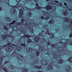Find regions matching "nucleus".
<instances>
[{"label":"nucleus","instance_id":"obj_25","mask_svg":"<svg viewBox=\"0 0 72 72\" xmlns=\"http://www.w3.org/2000/svg\"><path fill=\"white\" fill-rule=\"evenodd\" d=\"M2 36L4 37V38L5 39H6L7 38V35H3Z\"/></svg>","mask_w":72,"mask_h":72},{"label":"nucleus","instance_id":"obj_22","mask_svg":"<svg viewBox=\"0 0 72 72\" xmlns=\"http://www.w3.org/2000/svg\"><path fill=\"white\" fill-rule=\"evenodd\" d=\"M28 50L29 51H30V50H33V49H32V48H31L28 47Z\"/></svg>","mask_w":72,"mask_h":72},{"label":"nucleus","instance_id":"obj_13","mask_svg":"<svg viewBox=\"0 0 72 72\" xmlns=\"http://www.w3.org/2000/svg\"><path fill=\"white\" fill-rule=\"evenodd\" d=\"M35 9H41V7L40 6H36L35 8Z\"/></svg>","mask_w":72,"mask_h":72},{"label":"nucleus","instance_id":"obj_41","mask_svg":"<svg viewBox=\"0 0 72 72\" xmlns=\"http://www.w3.org/2000/svg\"><path fill=\"white\" fill-rule=\"evenodd\" d=\"M11 67H12V68H13L14 67V66L12 65H11Z\"/></svg>","mask_w":72,"mask_h":72},{"label":"nucleus","instance_id":"obj_60","mask_svg":"<svg viewBox=\"0 0 72 72\" xmlns=\"http://www.w3.org/2000/svg\"><path fill=\"white\" fill-rule=\"evenodd\" d=\"M26 51H27V52H28L29 51H28L27 50H26Z\"/></svg>","mask_w":72,"mask_h":72},{"label":"nucleus","instance_id":"obj_16","mask_svg":"<svg viewBox=\"0 0 72 72\" xmlns=\"http://www.w3.org/2000/svg\"><path fill=\"white\" fill-rule=\"evenodd\" d=\"M48 67H50L51 68V69H50V68H48V69L49 71H51V70L53 69V67H52V66H51V65H49L48 66Z\"/></svg>","mask_w":72,"mask_h":72},{"label":"nucleus","instance_id":"obj_64","mask_svg":"<svg viewBox=\"0 0 72 72\" xmlns=\"http://www.w3.org/2000/svg\"><path fill=\"white\" fill-rule=\"evenodd\" d=\"M71 23H72V21H71Z\"/></svg>","mask_w":72,"mask_h":72},{"label":"nucleus","instance_id":"obj_35","mask_svg":"<svg viewBox=\"0 0 72 72\" xmlns=\"http://www.w3.org/2000/svg\"><path fill=\"white\" fill-rule=\"evenodd\" d=\"M64 5H65V6H67V4L66 3H64Z\"/></svg>","mask_w":72,"mask_h":72},{"label":"nucleus","instance_id":"obj_33","mask_svg":"<svg viewBox=\"0 0 72 72\" xmlns=\"http://www.w3.org/2000/svg\"><path fill=\"white\" fill-rule=\"evenodd\" d=\"M55 2L57 3H59V1L57 0H55Z\"/></svg>","mask_w":72,"mask_h":72},{"label":"nucleus","instance_id":"obj_55","mask_svg":"<svg viewBox=\"0 0 72 72\" xmlns=\"http://www.w3.org/2000/svg\"><path fill=\"white\" fill-rule=\"evenodd\" d=\"M25 24H26V25H28V23H25Z\"/></svg>","mask_w":72,"mask_h":72},{"label":"nucleus","instance_id":"obj_18","mask_svg":"<svg viewBox=\"0 0 72 72\" xmlns=\"http://www.w3.org/2000/svg\"><path fill=\"white\" fill-rule=\"evenodd\" d=\"M4 28L5 30H6V31L9 30V28H7V26H4Z\"/></svg>","mask_w":72,"mask_h":72},{"label":"nucleus","instance_id":"obj_17","mask_svg":"<svg viewBox=\"0 0 72 72\" xmlns=\"http://www.w3.org/2000/svg\"><path fill=\"white\" fill-rule=\"evenodd\" d=\"M49 18H50V17H49V16H48L47 17L45 18V19L46 20H48L49 19Z\"/></svg>","mask_w":72,"mask_h":72},{"label":"nucleus","instance_id":"obj_7","mask_svg":"<svg viewBox=\"0 0 72 72\" xmlns=\"http://www.w3.org/2000/svg\"><path fill=\"white\" fill-rule=\"evenodd\" d=\"M24 19H21V22H18L17 23L18 25H21V24H22L24 23V22H25V21L24 20Z\"/></svg>","mask_w":72,"mask_h":72},{"label":"nucleus","instance_id":"obj_38","mask_svg":"<svg viewBox=\"0 0 72 72\" xmlns=\"http://www.w3.org/2000/svg\"><path fill=\"white\" fill-rule=\"evenodd\" d=\"M6 46H7V45H4L3 46V48H4V47H6Z\"/></svg>","mask_w":72,"mask_h":72},{"label":"nucleus","instance_id":"obj_6","mask_svg":"<svg viewBox=\"0 0 72 72\" xmlns=\"http://www.w3.org/2000/svg\"><path fill=\"white\" fill-rule=\"evenodd\" d=\"M58 62L59 64H62V63H63L64 61L63 59H60L58 60Z\"/></svg>","mask_w":72,"mask_h":72},{"label":"nucleus","instance_id":"obj_46","mask_svg":"<svg viewBox=\"0 0 72 72\" xmlns=\"http://www.w3.org/2000/svg\"><path fill=\"white\" fill-rule=\"evenodd\" d=\"M16 1H17V4H18V3H19V1H17L16 0Z\"/></svg>","mask_w":72,"mask_h":72},{"label":"nucleus","instance_id":"obj_26","mask_svg":"<svg viewBox=\"0 0 72 72\" xmlns=\"http://www.w3.org/2000/svg\"><path fill=\"white\" fill-rule=\"evenodd\" d=\"M17 53H16V52L15 51H14L12 53V54H13V55H15V54H16Z\"/></svg>","mask_w":72,"mask_h":72},{"label":"nucleus","instance_id":"obj_1","mask_svg":"<svg viewBox=\"0 0 72 72\" xmlns=\"http://www.w3.org/2000/svg\"><path fill=\"white\" fill-rule=\"evenodd\" d=\"M8 47H7L6 48V50L7 51H13V47L11 46H8Z\"/></svg>","mask_w":72,"mask_h":72},{"label":"nucleus","instance_id":"obj_20","mask_svg":"<svg viewBox=\"0 0 72 72\" xmlns=\"http://www.w3.org/2000/svg\"><path fill=\"white\" fill-rule=\"evenodd\" d=\"M32 36L28 35H25V37H27V38H28L29 37H31Z\"/></svg>","mask_w":72,"mask_h":72},{"label":"nucleus","instance_id":"obj_8","mask_svg":"<svg viewBox=\"0 0 72 72\" xmlns=\"http://www.w3.org/2000/svg\"><path fill=\"white\" fill-rule=\"evenodd\" d=\"M35 67L36 68H37V69H40L42 68V66H35Z\"/></svg>","mask_w":72,"mask_h":72},{"label":"nucleus","instance_id":"obj_23","mask_svg":"<svg viewBox=\"0 0 72 72\" xmlns=\"http://www.w3.org/2000/svg\"><path fill=\"white\" fill-rule=\"evenodd\" d=\"M29 14L30 17H31L32 15V14L31 13V12H29Z\"/></svg>","mask_w":72,"mask_h":72},{"label":"nucleus","instance_id":"obj_30","mask_svg":"<svg viewBox=\"0 0 72 72\" xmlns=\"http://www.w3.org/2000/svg\"><path fill=\"white\" fill-rule=\"evenodd\" d=\"M31 28V32H33V28Z\"/></svg>","mask_w":72,"mask_h":72},{"label":"nucleus","instance_id":"obj_15","mask_svg":"<svg viewBox=\"0 0 72 72\" xmlns=\"http://www.w3.org/2000/svg\"><path fill=\"white\" fill-rule=\"evenodd\" d=\"M36 54L37 57H38V56H39L40 54V52L38 51H37L36 52Z\"/></svg>","mask_w":72,"mask_h":72},{"label":"nucleus","instance_id":"obj_50","mask_svg":"<svg viewBox=\"0 0 72 72\" xmlns=\"http://www.w3.org/2000/svg\"><path fill=\"white\" fill-rule=\"evenodd\" d=\"M8 36L9 37H10V35L8 34Z\"/></svg>","mask_w":72,"mask_h":72},{"label":"nucleus","instance_id":"obj_21","mask_svg":"<svg viewBox=\"0 0 72 72\" xmlns=\"http://www.w3.org/2000/svg\"><path fill=\"white\" fill-rule=\"evenodd\" d=\"M65 21H66V22H68L69 21V19L67 17H66L65 18Z\"/></svg>","mask_w":72,"mask_h":72},{"label":"nucleus","instance_id":"obj_31","mask_svg":"<svg viewBox=\"0 0 72 72\" xmlns=\"http://www.w3.org/2000/svg\"><path fill=\"white\" fill-rule=\"evenodd\" d=\"M9 61H6L4 62V64H7L8 63Z\"/></svg>","mask_w":72,"mask_h":72},{"label":"nucleus","instance_id":"obj_5","mask_svg":"<svg viewBox=\"0 0 72 72\" xmlns=\"http://www.w3.org/2000/svg\"><path fill=\"white\" fill-rule=\"evenodd\" d=\"M46 8L47 10H51V9H52V6H51L48 5L46 7Z\"/></svg>","mask_w":72,"mask_h":72},{"label":"nucleus","instance_id":"obj_62","mask_svg":"<svg viewBox=\"0 0 72 72\" xmlns=\"http://www.w3.org/2000/svg\"><path fill=\"white\" fill-rule=\"evenodd\" d=\"M23 72H27V71H25L24 70V71H23Z\"/></svg>","mask_w":72,"mask_h":72},{"label":"nucleus","instance_id":"obj_10","mask_svg":"<svg viewBox=\"0 0 72 72\" xmlns=\"http://www.w3.org/2000/svg\"><path fill=\"white\" fill-rule=\"evenodd\" d=\"M15 22H16V21L15 20L14 21H12V22L10 23L7 24H9V25H10V26H11V25H10V24H15Z\"/></svg>","mask_w":72,"mask_h":72},{"label":"nucleus","instance_id":"obj_54","mask_svg":"<svg viewBox=\"0 0 72 72\" xmlns=\"http://www.w3.org/2000/svg\"><path fill=\"white\" fill-rule=\"evenodd\" d=\"M2 39H3V40H5V39H3V37H2Z\"/></svg>","mask_w":72,"mask_h":72},{"label":"nucleus","instance_id":"obj_48","mask_svg":"<svg viewBox=\"0 0 72 72\" xmlns=\"http://www.w3.org/2000/svg\"><path fill=\"white\" fill-rule=\"evenodd\" d=\"M60 44H63L62 43V42H61V41H60Z\"/></svg>","mask_w":72,"mask_h":72},{"label":"nucleus","instance_id":"obj_12","mask_svg":"<svg viewBox=\"0 0 72 72\" xmlns=\"http://www.w3.org/2000/svg\"><path fill=\"white\" fill-rule=\"evenodd\" d=\"M68 61L70 62V63H72V57H69L68 60Z\"/></svg>","mask_w":72,"mask_h":72},{"label":"nucleus","instance_id":"obj_47","mask_svg":"<svg viewBox=\"0 0 72 72\" xmlns=\"http://www.w3.org/2000/svg\"><path fill=\"white\" fill-rule=\"evenodd\" d=\"M69 10H70V11H71V10H72V9H71L70 8H69Z\"/></svg>","mask_w":72,"mask_h":72},{"label":"nucleus","instance_id":"obj_57","mask_svg":"<svg viewBox=\"0 0 72 72\" xmlns=\"http://www.w3.org/2000/svg\"><path fill=\"white\" fill-rule=\"evenodd\" d=\"M72 22H70V25H72Z\"/></svg>","mask_w":72,"mask_h":72},{"label":"nucleus","instance_id":"obj_3","mask_svg":"<svg viewBox=\"0 0 72 72\" xmlns=\"http://www.w3.org/2000/svg\"><path fill=\"white\" fill-rule=\"evenodd\" d=\"M19 12H20L19 14V17L21 18L22 17L23 13V10L22 9H20L19 10Z\"/></svg>","mask_w":72,"mask_h":72},{"label":"nucleus","instance_id":"obj_44","mask_svg":"<svg viewBox=\"0 0 72 72\" xmlns=\"http://www.w3.org/2000/svg\"><path fill=\"white\" fill-rule=\"evenodd\" d=\"M59 4H60V5H62V3H59Z\"/></svg>","mask_w":72,"mask_h":72},{"label":"nucleus","instance_id":"obj_29","mask_svg":"<svg viewBox=\"0 0 72 72\" xmlns=\"http://www.w3.org/2000/svg\"><path fill=\"white\" fill-rule=\"evenodd\" d=\"M21 46H26V44H22L21 43Z\"/></svg>","mask_w":72,"mask_h":72},{"label":"nucleus","instance_id":"obj_45","mask_svg":"<svg viewBox=\"0 0 72 72\" xmlns=\"http://www.w3.org/2000/svg\"><path fill=\"white\" fill-rule=\"evenodd\" d=\"M38 72H42V71L39 70L38 71Z\"/></svg>","mask_w":72,"mask_h":72},{"label":"nucleus","instance_id":"obj_24","mask_svg":"<svg viewBox=\"0 0 72 72\" xmlns=\"http://www.w3.org/2000/svg\"><path fill=\"white\" fill-rule=\"evenodd\" d=\"M51 46L53 48H55V44H51Z\"/></svg>","mask_w":72,"mask_h":72},{"label":"nucleus","instance_id":"obj_37","mask_svg":"<svg viewBox=\"0 0 72 72\" xmlns=\"http://www.w3.org/2000/svg\"><path fill=\"white\" fill-rule=\"evenodd\" d=\"M45 62L46 63V64H45V65H47V64L48 63V62H47V61L45 60Z\"/></svg>","mask_w":72,"mask_h":72},{"label":"nucleus","instance_id":"obj_49","mask_svg":"<svg viewBox=\"0 0 72 72\" xmlns=\"http://www.w3.org/2000/svg\"><path fill=\"white\" fill-rule=\"evenodd\" d=\"M3 57H2L1 59V61H3Z\"/></svg>","mask_w":72,"mask_h":72},{"label":"nucleus","instance_id":"obj_19","mask_svg":"<svg viewBox=\"0 0 72 72\" xmlns=\"http://www.w3.org/2000/svg\"><path fill=\"white\" fill-rule=\"evenodd\" d=\"M12 45V46H15V45L12 44H10L9 43H8L7 45H6L7 46V45Z\"/></svg>","mask_w":72,"mask_h":72},{"label":"nucleus","instance_id":"obj_63","mask_svg":"<svg viewBox=\"0 0 72 72\" xmlns=\"http://www.w3.org/2000/svg\"><path fill=\"white\" fill-rule=\"evenodd\" d=\"M66 71H68V69H66Z\"/></svg>","mask_w":72,"mask_h":72},{"label":"nucleus","instance_id":"obj_61","mask_svg":"<svg viewBox=\"0 0 72 72\" xmlns=\"http://www.w3.org/2000/svg\"><path fill=\"white\" fill-rule=\"evenodd\" d=\"M70 45H72V44H71V43H70Z\"/></svg>","mask_w":72,"mask_h":72},{"label":"nucleus","instance_id":"obj_53","mask_svg":"<svg viewBox=\"0 0 72 72\" xmlns=\"http://www.w3.org/2000/svg\"><path fill=\"white\" fill-rule=\"evenodd\" d=\"M1 62H0V65H1Z\"/></svg>","mask_w":72,"mask_h":72},{"label":"nucleus","instance_id":"obj_58","mask_svg":"<svg viewBox=\"0 0 72 72\" xmlns=\"http://www.w3.org/2000/svg\"><path fill=\"white\" fill-rule=\"evenodd\" d=\"M21 55V57H23V56L22 55Z\"/></svg>","mask_w":72,"mask_h":72},{"label":"nucleus","instance_id":"obj_42","mask_svg":"<svg viewBox=\"0 0 72 72\" xmlns=\"http://www.w3.org/2000/svg\"><path fill=\"white\" fill-rule=\"evenodd\" d=\"M35 5L36 6H39V4H38L37 3H36L35 4Z\"/></svg>","mask_w":72,"mask_h":72},{"label":"nucleus","instance_id":"obj_52","mask_svg":"<svg viewBox=\"0 0 72 72\" xmlns=\"http://www.w3.org/2000/svg\"><path fill=\"white\" fill-rule=\"evenodd\" d=\"M10 33H11V34H10V35H12V32H10Z\"/></svg>","mask_w":72,"mask_h":72},{"label":"nucleus","instance_id":"obj_2","mask_svg":"<svg viewBox=\"0 0 72 72\" xmlns=\"http://www.w3.org/2000/svg\"><path fill=\"white\" fill-rule=\"evenodd\" d=\"M46 33H47V34H48V35L50 34L51 35V36H52L50 37V38H51V39H52V38H53L55 37L53 33H52V34H50V33H49V31L48 30H47V31L46 32Z\"/></svg>","mask_w":72,"mask_h":72},{"label":"nucleus","instance_id":"obj_56","mask_svg":"<svg viewBox=\"0 0 72 72\" xmlns=\"http://www.w3.org/2000/svg\"><path fill=\"white\" fill-rule=\"evenodd\" d=\"M10 17H8L7 19H10Z\"/></svg>","mask_w":72,"mask_h":72},{"label":"nucleus","instance_id":"obj_51","mask_svg":"<svg viewBox=\"0 0 72 72\" xmlns=\"http://www.w3.org/2000/svg\"><path fill=\"white\" fill-rule=\"evenodd\" d=\"M17 49L18 50H19V51H20V50H21V49H18V48H17Z\"/></svg>","mask_w":72,"mask_h":72},{"label":"nucleus","instance_id":"obj_28","mask_svg":"<svg viewBox=\"0 0 72 72\" xmlns=\"http://www.w3.org/2000/svg\"><path fill=\"white\" fill-rule=\"evenodd\" d=\"M12 9H13V12L14 13H15V11L16 10L14 8H13Z\"/></svg>","mask_w":72,"mask_h":72},{"label":"nucleus","instance_id":"obj_39","mask_svg":"<svg viewBox=\"0 0 72 72\" xmlns=\"http://www.w3.org/2000/svg\"><path fill=\"white\" fill-rule=\"evenodd\" d=\"M47 44L48 45H50V42H49L47 43Z\"/></svg>","mask_w":72,"mask_h":72},{"label":"nucleus","instance_id":"obj_40","mask_svg":"<svg viewBox=\"0 0 72 72\" xmlns=\"http://www.w3.org/2000/svg\"><path fill=\"white\" fill-rule=\"evenodd\" d=\"M23 69H24L25 71H27V69L26 68H23Z\"/></svg>","mask_w":72,"mask_h":72},{"label":"nucleus","instance_id":"obj_27","mask_svg":"<svg viewBox=\"0 0 72 72\" xmlns=\"http://www.w3.org/2000/svg\"><path fill=\"white\" fill-rule=\"evenodd\" d=\"M64 15H67V12H64Z\"/></svg>","mask_w":72,"mask_h":72},{"label":"nucleus","instance_id":"obj_43","mask_svg":"<svg viewBox=\"0 0 72 72\" xmlns=\"http://www.w3.org/2000/svg\"><path fill=\"white\" fill-rule=\"evenodd\" d=\"M2 10V8L0 7V11Z\"/></svg>","mask_w":72,"mask_h":72},{"label":"nucleus","instance_id":"obj_34","mask_svg":"<svg viewBox=\"0 0 72 72\" xmlns=\"http://www.w3.org/2000/svg\"><path fill=\"white\" fill-rule=\"evenodd\" d=\"M69 37L70 38H71V37H72V34H70L69 35Z\"/></svg>","mask_w":72,"mask_h":72},{"label":"nucleus","instance_id":"obj_4","mask_svg":"<svg viewBox=\"0 0 72 72\" xmlns=\"http://www.w3.org/2000/svg\"><path fill=\"white\" fill-rule=\"evenodd\" d=\"M34 41H35V42H38L39 40H40V38L39 37H36L34 38Z\"/></svg>","mask_w":72,"mask_h":72},{"label":"nucleus","instance_id":"obj_59","mask_svg":"<svg viewBox=\"0 0 72 72\" xmlns=\"http://www.w3.org/2000/svg\"><path fill=\"white\" fill-rule=\"evenodd\" d=\"M42 31L43 32H44V30H42Z\"/></svg>","mask_w":72,"mask_h":72},{"label":"nucleus","instance_id":"obj_11","mask_svg":"<svg viewBox=\"0 0 72 72\" xmlns=\"http://www.w3.org/2000/svg\"><path fill=\"white\" fill-rule=\"evenodd\" d=\"M48 23L50 24H53L54 23V21L51 20L48 22Z\"/></svg>","mask_w":72,"mask_h":72},{"label":"nucleus","instance_id":"obj_14","mask_svg":"<svg viewBox=\"0 0 72 72\" xmlns=\"http://www.w3.org/2000/svg\"><path fill=\"white\" fill-rule=\"evenodd\" d=\"M32 42V41L30 38L27 40V42L28 43H30V42Z\"/></svg>","mask_w":72,"mask_h":72},{"label":"nucleus","instance_id":"obj_9","mask_svg":"<svg viewBox=\"0 0 72 72\" xmlns=\"http://www.w3.org/2000/svg\"><path fill=\"white\" fill-rule=\"evenodd\" d=\"M12 6V8H19V5H16L15 6Z\"/></svg>","mask_w":72,"mask_h":72},{"label":"nucleus","instance_id":"obj_36","mask_svg":"<svg viewBox=\"0 0 72 72\" xmlns=\"http://www.w3.org/2000/svg\"><path fill=\"white\" fill-rule=\"evenodd\" d=\"M22 37L23 39H25V36H24V35Z\"/></svg>","mask_w":72,"mask_h":72},{"label":"nucleus","instance_id":"obj_32","mask_svg":"<svg viewBox=\"0 0 72 72\" xmlns=\"http://www.w3.org/2000/svg\"><path fill=\"white\" fill-rule=\"evenodd\" d=\"M41 19H44V17L43 16H42L41 17Z\"/></svg>","mask_w":72,"mask_h":72}]
</instances>
